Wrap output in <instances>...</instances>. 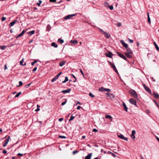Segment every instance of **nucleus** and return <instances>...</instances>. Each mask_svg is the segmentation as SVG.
Here are the masks:
<instances>
[{"mask_svg":"<svg viewBox=\"0 0 159 159\" xmlns=\"http://www.w3.org/2000/svg\"><path fill=\"white\" fill-rule=\"evenodd\" d=\"M23 35L21 33L20 34H19L18 35H17L16 37V38H19L20 37H21Z\"/></svg>","mask_w":159,"mask_h":159,"instance_id":"34","label":"nucleus"},{"mask_svg":"<svg viewBox=\"0 0 159 159\" xmlns=\"http://www.w3.org/2000/svg\"><path fill=\"white\" fill-rule=\"evenodd\" d=\"M73 43H77L78 42L76 40H75L74 41H73Z\"/></svg>","mask_w":159,"mask_h":159,"instance_id":"59","label":"nucleus"},{"mask_svg":"<svg viewBox=\"0 0 159 159\" xmlns=\"http://www.w3.org/2000/svg\"><path fill=\"white\" fill-rule=\"evenodd\" d=\"M9 139V137H8V138L5 140V142L3 145V147H5L8 144Z\"/></svg>","mask_w":159,"mask_h":159,"instance_id":"12","label":"nucleus"},{"mask_svg":"<svg viewBox=\"0 0 159 159\" xmlns=\"http://www.w3.org/2000/svg\"><path fill=\"white\" fill-rule=\"evenodd\" d=\"M66 101L65 102H62L61 104V105L62 106L63 105H64L66 103Z\"/></svg>","mask_w":159,"mask_h":159,"instance_id":"46","label":"nucleus"},{"mask_svg":"<svg viewBox=\"0 0 159 159\" xmlns=\"http://www.w3.org/2000/svg\"><path fill=\"white\" fill-rule=\"evenodd\" d=\"M156 139L157 140V141L159 142V138H158L157 137H156Z\"/></svg>","mask_w":159,"mask_h":159,"instance_id":"64","label":"nucleus"},{"mask_svg":"<svg viewBox=\"0 0 159 159\" xmlns=\"http://www.w3.org/2000/svg\"><path fill=\"white\" fill-rule=\"evenodd\" d=\"M135 133H136L135 131L134 130H133L132 131V134L134 135V134H135Z\"/></svg>","mask_w":159,"mask_h":159,"instance_id":"45","label":"nucleus"},{"mask_svg":"<svg viewBox=\"0 0 159 159\" xmlns=\"http://www.w3.org/2000/svg\"><path fill=\"white\" fill-rule=\"evenodd\" d=\"M117 54H118V55L120 57L123 58V59L125 60V61L127 60V58L125 57V56L124 55L121 54L119 52H117Z\"/></svg>","mask_w":159,"mask_h":159,"instance_id":"10","label":"nucleus"},{"mask_svg":"<svg viewBox=\"0 0 159 159\" xmlns=\"http://www.w3.org/2000/svg\"><path fill=\"white\" fill-rule=\"evenodd\" d=\"M129 102L131 104L134 105L135 106H136L137 105L136 101L134 99L131 98L129 100Z\"/></svg>","mask_w":159,"mask_h":159,"instance_id":"8","label":"nucleus"},{"mask_svg":"<svg viewBox=\"0 0 159 159\" xmlns=\"http://www.w3.org/2000/svg\"><path fill=\"white\" fill-rule=\"evenodd\" d=\"M106 95L107 97H110V94H109V93H106Z\"/></svg>","mask_w":159,"mask_h":159,"instance_id":"63","label":"nucleus"},{"mask_svg":"<svg viewBox=\"0 0 159 159\" xmlns=\"http://www.w3.org/2000/svg\"><path fill=\"white\" fill-rule=\"evenodd\" d=\"M62 72H60L55 77H54L53 79H52L51 80L52 82H53L57 80L58 79V77L61 74Z\"/></svg>","mask_w":159,"mask_h":159,"instance_id":"6","label":"nucleus"},{"mask_svg":"<svg viewBox=\"0 0 159 159\" xmlns=\"http://www.w3.org/2000/svg\"><path fill=\"white\" fill-rule=\"evenodd\" d=\"M117 25L118 26H120L121 25V23L119 22L118 23Z\"/></svg>","mask_w":159,"mask_h":159,"instance_id":"50","label":"nucleus"},{"mask_svg":"<svg viewBox=\"0 0 159 159\" xmlns=\"http://www.w3.org/2000/svg\"><path fill=\"white\" fill-rule=\"evenodd\" d=\"M59 138H61V139H66V137L62 135H59Z\"/></svg>","mask_w":159,"mask_h":159,"instance_id":"35","label":"nucleus"},{"mask_svg":"<svg viewBox=\"0 0 159 159\" xmlns=\"http://www.w3.org/2000/svg\"><path fill=\"white\" fill-rule=\"evenodd\" d=\"M123 104L122 105H123V107H124L125 110L126 112H127V111H128V108L127 107L125 104L124 102H123Z\"/></svg>","mask_w":159,"mask_h":159,"instance_id":"18","label":"nucleus"},{"mask_svg":"<svg viewBox=\"0 0 159 159\" xmlns=\"http://www.w3.org/2000/svg\"><path fill=\"white\" fill-rule=\"evenodd\" d=\"M111 154L114 157H116V155L112 152L111 153Z\"/></svg>","mask_w":159,"mask_h":159,"instance_id":"61","label":"nucleus"},{"mask_svg":"<svg viewBox=\"0 0 159 159\" xmlns=\"http://www.w3.org/2000/svg\"><path fill=\"white\" fill-rule=\"evenodd\" d=\"M92 155V153H89L85 157V159H90Z\"/></svg>","mask_w":159,"mask_h":159,"instance_id":"19","label":"nucleus"},{"mask_svg":"<svg viewBox=\"0 0 159 159\" xmlns=\"http://www.w3.org/2000/svg\"><path fill=\"white\" fill-rule=\"evenodd\" d=\"M108 7H109V9L111 10H112L113 9V6L112 5H111V6H109L108 5Z\"/></svg>","mask_w":159,"mask_h":159,"instance_id":"37","label":"nucleus"},{"mask_svg":"<svg viewBox=\"0 0 159 159\" xmlns=\"http://www.w3.org/2000/svg\"><path fill=\"white\" fill-rule=\"evenodd\" d=\"M63 120V118H59L58 119V120L60 122L62 121Z\"/></svg>","mask_w":159,"mask_h":159,"instance_id":"48","label":"nucleus"},{"mask_svg":"<svg viewBox=\"0 0 159 159\" xmlns=\"http://www.w3.org/2000/svg\"><path fill=\"white\" fill-rule=\"evenodd\" d=\"M152 95L154 97L156 98H159V95L158 93H154Z\"/></svg>","mask_w":159,"mask_h":159,"instance_id":"17","label":"nucleus"},{"mask_svg":"<svg viewBox=\"0 0 159 159\" xmlns=\"http://www.w3.org/2000/svg\"><path fill=\"white\" fill-rule=\"evenodd\" d=\"M42 1L40 0H39V2H37V4L38 6H40L41 4V3H42Z\"/></svg>","mask_w":159,"mask_h":159,"instance_id":"33","label":"nucleus"},{"mask_svg":"<svg viewBox=\"0 0 159 159\" xmlns=\"http://www.w3.org/2000/svg\"><path fill=\"white\" fill-rule=\"evenodd\" d=\"M7 152V151L6 150H4L3 151V153H4V154H6V153Z\"/></svg>","mask_w":159,"mask_h":159,"instance_id":"58","label":"nucleus"},{"mask_svg":"<svg viewBox=\"0 0 159 159\" xmlns=\"http://www.w3.org/2000/svg\"><path fill=\"white\" fill-rule=\"evenodd\" d=\"M68 80V78L66 76L65 77V80L64 81H62V83H65Z\"/></svg>","mask_w":159,"mask_h":159,"instance_id":"27","label":"nucleus"},{"mask_svg":"<svg viewBox=\"0 0 159 159\" xmlns=\"http://www.w3.org/2000/svg\"><path fill=\"white\" fill-rule=\"evenodd\" d=\"M75 117L74 116H73V115H72L69 120V121H70L72 120Z\"/></svg>","mask_w":159,"mask_h":159,"instance_id":"30","label":"nucleus"},{"mask_svg":"<svg viewBox=\"0 0 159 159\" xmlns=\"http://www.w3.org/2000/svg\"><path fill=\"white\" fill-rule=\"evenodd\" d=\"M25 30H23L22 32H21V33L22 34H24V33H25Z\"/></svg>","mask_w":159,"mask_h":159,"instance_id":"53","label":"nucleus"},{"mask_svg":"<svg viewBox=\"0 0 159 159\" xmlns=\"http://www.w3.org/2000/svg\"><path fill=\"white\" fill-rule=\"evenodd\" d=\"M98 29L101 32V33L103 34L104 35L105 37L107 39H108L110 37L111 35L109 33H106V32L104 31L101 29L98 28Z\"/></svg>","mask_w":159,"mask_h":159,"instance_id":"1","label":"nucleus"},{"mask_svg":"<svg viewBox=\"0 0 159 159\" xmlns=\"http://www.w3.org/2000/svg\"><path fill=\"white\" fill-rule=\"evenodd\" d=\"M17 20H15L11 22V27L13 26L16 22H17Z\"/></svg>","mask_w":159,"mask_h":159,"instance_id":"24","label":"nucleus"},{"mask_svg":"<svg viewBox=\"0 0 159 159\" xmlns=\"http://www.w3.org/2000/svg\"><path fill=\"white\" fill-rule=\"evenodd\" d=\"M104 4L105 6L107 5H109V4L107 2H105V3H104Z\"/></svg>","mask_w":159,"mask_h":159,"instance_id":"60","label":"nucleus"},{"mask_svg":"<svg viewBox=\"0 0 159 159\" xmlns=\"http://www.w3.org/2000/svg\"><path fill=\"white\" fill-rule=\"evenodd\" d=\"M131 138L132 139H135V136L134 135L131 134Z\"/></svg>","mask_w":159,"mask_h":159,"instance_id":"41","label":"nucleus"},{"mask_svg":"<svg viewBox=\"0 0 159 159\" xmlns=\"http://www.w3.org/2000/svg\"><path fill=\"white\" fill-rule=\"evenodd\" d=\"M112 53L111 52H109L107 54L106 56L109 58H111L112 56Z\"/></svg>","mask_w":159,"mask_h":159,"instance_id":"16","label":"nucleus"},{"mask_svg":"<svg viewBox=\"0 0 159 159\" xmlns=\"http://www.w3.org/2000/svg\"><path fill=\"white\" fill-rule=\"evenodd\" d=\"M143 86L145 90L147 91L148 93L152 94V92L149 88L144 84H143Z\"/></svg>","mask_w":159,"mask_h":159,"instance_id":"5","label":"nucleus"},{"mask_svg":"<svg viewBox=\"0 0 159 159\" xmlns=\"http://www.w3.org/2000/svg\"><path fill=\"white\" fill-rule=\"evenodd\" d=\"M120 41L123 46H124L125 48H126L128 47V44L125 43L123 40H121Z\"/></svg>","mask_w":159,"mask_h":159,"instance_id":"13","label":"nucleus"},{"mask_svg":"<svg viewBox=\"0 0 159 159\" xmlns=\"http://www.w3.org/2000/svg\"><path fill=\"white\" fill-rule=\"evenodd\" d=\"M72 76L75 79V80L74 81V82H75L76 81V78L75 76L73 74L72 75Z\"/></svg>","mask_w":159,"mask_h":159,"instance_id":"49","label":"nucleus"},{"mask_svg":"<svg viewBox=\"0 0 159 159\" xmlns=\"http://www.w3.org/2000/svg\"><path fill=\"white\" fill-rule=\"evenodd\" d=\"M37 67H34L33 69V72H34L35 71H36V70H37Z\"/></svg>","mask_w":159,"mask_h":159,"instance_id":"47","label":"nucleus"},{"mask_svg":"<svg viewBox=\"0 0 159 159\" xmlns=\"http://www.w3.org/2000/svg\"><path fill=\"white\" fill-rule=\"evenodd\" d=\"M19 86H21L22 85V84H23V83H22V82L21 81H20L19 82Z\"/></svg>","mask_w":159,"mask_h":159,"instance_id":"40","label":"nucleus"},{"mask_svg":"<svg viewBox=\"0 0 159 159\" xmlns=\"http://www.w3.org/2000/svg\"><path fill=\"white\" fill-rule=\"evenodd\" d=\"M118 136L120 138L124 139L125 141H128V139L127 137H125L122 134H120L119 135H118Z\"/></svg>","mask_w":159,"mask_h":159,"instance_id":"9","label":"nucleus"},{"mask_svg":"<svg viewBox=\"0 0 159 159\" xmlns=\"http://www.w3.org/2000/svg\"><path fill=\"white\" fill-rule=\"evenodd\" d=\"M7 69V65H6L4 66V69H5V70H6V69Z\"/></svg>","mask_w":159,"mask_h":159,"instance_id":"62","label":"nucleus"},{"mask_svg":"<svg viewBox=\"0 0 159 159\" xmlns=\"http://www.w3.org/2000/svg\"><path fill=\"white\" fill-rule=\"evenodd\" d=\"M56 1V0H50V2H55Z\"/></svg>","mask_w":159,"mask_h":159,"instance_id":"55","label":"nucleus"},{"mask_svg":"<svg viewBox=\"0 0 159 159\" xmlns=\"http://www.w3.org/2000/svg\"><path fill=\"white\" fill-rule=\"evenodd\" d=\"M51 46L54 47L55 48H57L58 47L57 44H56L54 42H52L51 44Z\"/></svg>","mask_w":159,"mask_h":159,"instance_id":"23","label":"nucleus"},{"mask_svg":"<svg viewBox=\"0 0 159 159\" xmlns=\"http://www.w3.org/2000/svg\"><path fill=\"white\" fill-rule=\"evenodd\" d=\"M126 51L129 54H132L133 53L132 51L131 50L130 48H128V47L126 48Z\"/></svg>","mask_w":159,"mask_h":159,"instance_id":"14","label":"nucleus"},{"mask_svg":"<svg viewBox=\"0 0 159 159\" xmlns=\"http://www.w3.org/2000/svg\"><path fill=\"white\" fill-rule=\"evenodd\" d=\"M81 108H82V107H80V106H78L77 107V110H79Z\"/></svg>","mask_w":159,"mask_h":159,"instance_id":"54","label":"nucleus"},{"mask_svg":"<svg viewBox=\"0 0 159 159\" xmlns=\"http://www.w3.org/2000/svg\"><path fill=\"white\" fill-rule=\"evenodd\" d=\"M129 92L134 98H137L138 97L137 93L135 90L133 89H131L129 91Z\"/></svg>","mask_w":159,"mask_h":159,"instance_id":"2","label":"nucleus"},{"mask_svg":"<svg viewBox=\"0 0 159 159\" xmlns=\"http://www.w3.org/2000/svg\"><path fill=\"white\" fill-rule=\"evenodd\" d=\"M98 91L101 92H104L106 91L109 92L111 91V90L109 89L104 88L103 87H102L99 88Z\"/></svg>","mask_w":159,"mask_h":159,"instance_id":"4","label":"nucleus"},{"mask_svg":"<svg viewBox=\"0 0 159 159\" xmlns=\"http://www.w3.org/2000/svg\"><path fill=\"white\" fill-rule=\"evenodd\" d=\"M105 118H109V119H112V117L110 115H107Z\"/></svg>","mask_w":159,"mask_h":159,"instance_id":"29","label":"nucleus"},{"mask_svg":"<svg viewBox=\"0 0 159 159\" xmlns=\"http://www.w3.org/2000/svg\"><path fill=\"white\" fill-rule=\"evenodd\" d=\"M57 41L58 43H62L64 42L63 40L61 39H58Z\"/></svg>","mask_w":159,"mask_h":159,"instance_id":"26","label":"nucleus"},{"mask_svg":"<svg viewBox=\"0 0 159 159\" xmlns=\"http://www.w3.org/2000/svg\"><path fill=\"white\" fill-rule=\"evenodd\" d=\"M34 32H35L34 30H32V31L29 32V34H30V35H32L34 33Z\"/></svg>","mask_w":159,"mask_h":159,"instance_id":"28","label":"nucleus"},{"mask_svg":"<svg viewBox=\"0 0 159 159\" xmlns=\"http://www.w3.org/2000/svg\"><path fill=\"white\" fill-rule=\"evenodd\" d=\"M9 139V137H8V138L5 140V142L3 145V147H5L8 144Z\"/></svg>","mask_w":159,"mask_h":159,"instance_id":"11","label":"nucleus"},{"mask_svg":"<svg viewBox=\"0 0 159 159\" xmlns=\"http://www.w3.org/2000/svg\"><path fill=\"white\" fill-rule=\"evenodd\" d=\"M6 47L5 46H1L0 48L2 50H4Z\"/></svg>","mask_w":159,"mask_h":159,"instance_id":"32","label":"nucleus"},{"mask_svg":"<svg viewBox=\"0 0 159 159\" xmlns=\"http://www.w3.org/2000/svg\"><path fill=\"white\" fill-rule=\"evenodd\" d=\"M32 83H30L29 84H27L26 85H25V87L26 88H28L29 86H30L31 85V84Z\"/></svg>","mask_w":159,"mask_h":159,"instance_id":"36","label":"nucleus"},{"mask_svg":"<svg viewBox=\"0 0 159 159\" xmlns=\"http://www.w3.org/2000/svg\"><path fill=\"white\" fill-rule=\"evenodd\" d=\"M151 79L153 81L155 82L156 81L154 79L153 77H151Z\"/></svg>","mask_w":159,"mask_h":159,"instance_id":"51","label":"nucleus"},{"mask_svg":"<svg viewBox=\"0 0 159 159\" xmlns=\"http://www.w3.org/2000/svg\"><path fill=\"white\" fill-rule=\"evenodd\" d=\"M89 96L92 98H94L95 96L93 95L91 93H90L89 94Z\"/></svg>","mask_w":159,"mask_h":159,"instance_id":"31","label":"nucleus"},{"mask_svg":"<svg viewBox=\"0 0 159 159\" xmlns=\"http://www.w3.org/2000/svg\"><path fill=\"white\" fill-rule=\"evenodd\" d=\"M17 155L18 156H22L23 155V154H21L20 153H18V154H17Z\"/></svg>","mask_w":159,"mask_h":159,"instance_id":"52","label":"nucleus"},{"mask_svg":"<svg viewBox=\"0 0 159 159\" xmlns=\"http://www.w3.org/2000/svg\"><path fill=\"white\" fill-rule=\"evenodd\" d=\"M80 72L83 75H84V73H83V71L81 69H80Z\"/></svg>","mask_w":159,"mask_h":159,"instance_id":"56","label":"nucleus"},{"mask_svg":"<svg viewBox=\"0 0 159 159\" xmlns=\"http://www.w3.org/2000/svg\"><path fill=\"white\" fill-rule=\"evenodd\" d=\"M130 54H129L128 53H125V55L126 56V57L129 58H131L132 57V56L129 55Z\"/></svg>","mask_w":159,"mask_h":159,"instance_id":"25","label":"nucleus"},{"mask_svg":"<svg viewBox=\"0 0 159 159\" xmlns=\"http://www.w3.org/2000/svg\"><path fill=\"white\" fill-rule=\"evenodd\" d=\"M70 91H71L70 89H68L66 90H64L62 91H61V92L63 93H69Z\"/></svg>","mask_w":159,"mask_h":159,"instance_id":"15","label":"nucleus"},{"mask_svg":"<svg viewBox=\"0 0 159 159\" xmlns=\"http://www.w3.org/2000/svg\"><path fill=\"white\" fill-rule=\"evenodd\" d=\"M37 108L36 110L35 111H38L40 110L39 107H40V106H39L38 105H37Z\"/></svg>","mask_w":159,"mask_h":159,"instance_id":"38","label":"nucleus"},{"mask_svg":"<svg viewBox=\"0 0 159 159\" xmlns=\"http://www.w3.org/2000/svg\"><path fill=\"white\" fill-rule=\"evenodd\" d=\"M24 61V59L23 58L20 61V64L21 66H25L26 64V63H25L24 64H23V62Z\"/></svg>","mask_w":159,"mask_h":159,"instance_id":"20","label":"nucleus"},{"mask_svg":"<svg viewBox=\"0 0 159 159\" xmlns=\"http://www.w3.org/2000/svg\"><path fill=\"white\" fill-rule=\"evenodd\" d=\"M77 152H78L77 151H74L73 152V154H75V153H77Z\"/></svg>","mask_w":159,"mask_h":159,"instance_id":"57","label":"nucleus"},{"mask_svg":"<svg viewBox=\"0 0 159 159\" xmlns=\"http://www.w3.org/2000/svg\"><path fill=\"white\" fill-rule=\"evenodd\" d=\"M66 63V61H62L60 62L59 66H62Z\"/></svg>","mask_w":159,"mask_h":159,"instance_id":"21","label":"nucleus"},{"mask_svg":"<svg viewBox=\"0 0 159 159\" xmlns=\"http://www.w3.org/2000/svg\"><path fill=\"white\" fill-rule=\"evenodd\" d=\"M6 19V17H2V21H4Z\"/></svg>","mask_w":159,"mask_h":159,"instance_id":"43","label":"nucleus"},{"mask_svg":"<svg viewBox=\"0 0 159 159\" xmlns=\"http://www.w3.org/2000/svg\"><path fill=\"white\" fill-rule=\"evenodd\" d=\"M148 21L149 23L150 24H151V20L150 17H148Z\"/></svg>","mask_w":159,"mask_h":159,"instance_id":"39","label":"nucleus"},{"mask_svg":"<svg viewBox=\"0 0 159 159\" xmlns=\"http://www.w3.org/2000/svg\"><path fill=\"white\" fill-rule=\"evenodd\" d=\"M153 44L155 46V47L157 51H158L159 50V48L158 45L156 44V43L155 42H153Z\"/></svg>","mask_w":159,"mask_h":159,"instance_id":"22","label":"nucleus"},{"mask_svg":"<svg viewBox=\"0 0 159 159\" xmlns=\"http://www.w3.org/2000/svg\"><path fill=\"white\" fill-rule=\"evenodd\" d=\"M128 40L129 42L131 43H132L133 42V41L132 39H128Z\"/></svg>","mask_w":159,"mask_h":159,"instance_id":"42","label":"nucleus"},{"mask_svg":"<svg viewBox=\"0 0 159 159\" xmlns=\"http://www.w3.org/2000/svg\"><path fill=\"white\" fill-rule=\"evenodd\" d=\"M75 14H73L68 15L66 16H65L64 18V19L65 20H67L68 19H70L72 17L75 16Z\"/></svg>","mask_w":159,"mask_h":159,"instance_id":"7","label":"nucleus"},{"mask_svg":"<svg viewBox=\"0 0 159 159\" xmlns=\"http://www.w3.org/2000/svg\"><path fill=\"white\" fill-rule=\"evenodd\" d=\"M92 131L93 132H97L98 131V130L96 129H93L92 130Z\"/></svg>","mask_w":159,"mask_h":159,"instance_id":"44","label":"nucleus"},{"mask_svg":"<svg viewBox=\"0 0 159 159\" xmlns=\"http://www.w3.org/2000/svg\"><path fill=\"white\" fill-rule=\"evenodd\" d=\"M108 62L111 67L112 68L114 69V70L116 73L117 74H118V71L117 69H116V67L114 64L110 61H108Z\"/></svg>","mask_w":159,"mask_h":159,"instance_id":"3","label":"nucleus"}]
</instances>
